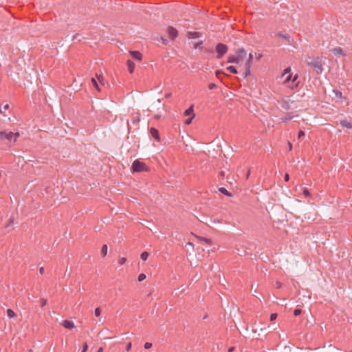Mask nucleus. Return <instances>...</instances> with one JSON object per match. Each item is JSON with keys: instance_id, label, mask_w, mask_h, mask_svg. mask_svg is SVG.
<instances>
[{"instance_id": "nucleus-1", "label": "nucleus", "mask_w": 352, "mask_h": 352, "mask_svg": "<svg viewBox=\"0 0 352 352\" xmlns=\"http://www.w3.org/2000/svg\"><path fill=\"white\" fill-rule=\"evenodd\" d=\"M306 63L308 66L313 68L317 74H320L323 71V66L320 58L310 57L306 59Z\"/></svg>"}, {"instance_id": "nucleus-2", "label": "nucleus", "mask_w": 352, "mask_h": 352, "mask_svg": "<svg viewBox=\"0 0 352 352\" xmlns=\"http://www.w3.org/2000/svg\"><path fill=\"white\" fill-rule=\"evenodd\" d=\"M131 170L133 172H148L149 171L148 166L144 162L140 161L139 160H135L131 166Z\"/></svg>"}, {"instance_id": "nucleus-3", "label": "nucleus", "mask_w": 352, "mask_h": 352, "mask_svg": "<svg viewBox=\"0 0 352 352\" xmlns=\"http://www.w3.org/2000/svg\"><path fill=\"white\" fill-rule=\"evenodd\" d=\"M252 59H253V55L252 53H250L248 54V58L245 63L244 69L243 72V77L244 78H245L247 76H248L251 74L250 69H251V66H252Z\"/></svg>"}, {"instance_id": "nucleus-4", "label": "nucleus", "mask_w": 352, "mask_h": 352, "mask_svg": "<svg viewBox=\"0 0 352 352\" xmlns=\"http://www.w3.org/2000/svg\"><path fill=\"white\" fill-rule=\"evenodd\" d=\"M19 136V133H14L12 131L7 132L6 131H0V140H7L8 141H11L12 139L14 138V142H15L16 141V138Z\"/></svg>"}, {"instance_id": "nucleus-5", "label": "nucleus", "mask_w": 352, "mask_h": 352, "mask_svg": "<svg viewBox=\"0 0 352 352\" xmlns=\"http://www.w3.org/2000/svg\"><path fill=\"white\" fill-rule=\"evenodd\" d=\"M215 50L217 53V58L220 59L228 52V47L226 44L219 43L215 47Z\"/></svg>"}, {"instance_id": "nucleus-6", "label": "nucleus", "mask_w": 352, "mask_h": 352, "mask_svg": "<svg viewBox=\"0 0 352 352\" xmlns=\"http://www.w3.org/2000/svg\"><path fill=\"white\" fill-rule=\"evenodd\" d=\"M166 32L168 34V37L171 40H174L178 36V31L175 28H173L172 26H168L167 28Z\"/></svg>"}, {"instance_id": "nucleus-7", "label": "nucleus", "mask_w": 352, "mask_h": 352, "mask_svg": "<svg viewBox=\"0 0 352 352\" xmlns=\"http://www.w3.org/2000/svg\"><path fill=\"white\" fill-rule=\"evenodd\" d=\"M236 57L239 58V61L243 60L247 55V52L244 48H239L236 51Z\"/></svg>"}, {"instance_id": "nucleus-8", "label": "nucleus", "mask_w": 352, "mask_h": 352, "mask_svg": "<svg viewBox=\"0 0 352 352\" xmlns=\"http://www.w3.org/2000/svg\"><path fill=\"white\" fill-rule=\"evenodd\" d=\"M333 54L336 56L340 55L342 56H346V54L344 52L343 50L340 47H336L331 50Z\"/></svg>"}, {"instance_id": "nucleus-9", "label": "nucleus", "mask_w": 352, "mask_h": 352, "mask_svg": "<svg viewBox=\"0 0 352 352\" xmlns=\"http://www.w3.org/2000/svg\"><path fill=\"white\" fill-rule=\"evenodd\" d=\"M150 134L157 141L160 140V133L157 129L154 127H151L150 129Z\"/></svg>"}, {"instance_id": "nucleus-10", "label": "nucleus", "mask_w": 352, "mask_h": 352, "mask_svg": "<svg viewBox=\"0 0 352 352\" xmlns=\"http://www.w3.org/2000/svg\"><path fill=\"white\" fill-rule=\"evenodd\" d=\"M62 325L65 328L68 329H72L74 327V324L72 321L69 320H65L63 321Z\"/></svg>"}, {"instance_id": "nucleus-11", "label": "nucleus", "mask_w": 352, "mask_h": 352, "mask_svg": "<svg viewBox=\"0 0 352 352\" xmlns=\"http://www.w3.org/2000/svg\"><path fill=\"white\" fill-rule=\"evenodd\" d=\"M130 53L133 58L138 60L142 59V54L139 51H131Z\"/></svg>"}, {"instance_id": "nucleus-12", "label": "nucleus", "mask_w": 352, "mask_h": 352, "mask_svg": "<svg viewBox=\"0 0 352 352\" xmlns=\"http://www.w3.org/2000/svg\"><path fill=\"white\" fill-rule=\"evenodd\" d=\"M276 36L279 38H284L285 40H286L287 41V43L289 44L291 43V37L290 36L285 33V34H283L282 32H278L277 33Z\"/></svg>"}, {"instance_id": "nucleus-13", "label": "nucleus", "mask_w": 352, "mask_h": 352, "mask_svg": "<svg viewBox=\"0 0 352 352\" xmlns=\"http://www.w3.org/2000/svg\"><path fill=\"white\" fill-rule=\"evenodd\" d=\"M126 65H127L129 72L130 74H132L134 72L135 63H133V61H132L131 60H128L126 62Z\"/></svg>"}, {"instance_id": "nucleus-14", "label": "nucleus", "mask_w": 352, "mask_h": 352, "mask_svg": "<svg viewBox=\"0 0 352 352\" xmlns=\"http://www.w3.org/2000/svg\"><path fill=\"white\" fill-rule=\"evenodd\" d=\"M340 124L342 126V127H344V128H346V129H352V123L350 122H348L347 120H341L340 122Z\"/></svg>"}, {"instance_id": "nucleus-15", "label": "nucleus", "mask_w": 352, "mask_h": 352, "mask_svg": "<svg viewBox=\"0 0 352 352\" xmlns=\"http://www.w3.org/2000/svg\"><path fill=\"white\" fill-rule=\"evenodd\" d=\"M187 36L188 38H195L199 36V32H188Z\"/></svg>"}, {"instance_id": "nucleus-16", "label": "nucleus", "mask_w": 352, "mask_h": 352, "mask_svg": "<svg viewBox=\"0 0 352 352\" xmlns=\"http://www.w3.org/2000/svg\"><path fill=\"white\" fill-rule=\"evenodd\" d=\"M228 63H239V58L236 56L230 55L228 57Z\"/></svg>"}, {"instance_id": "nucleus-17", "label": "nucleus", "mask_w": 352, "mask_h": 352, "mask_svg": "<svg viewBox=\"0 0 352 352\" xmlns=\"http://www.w3.org/2000/svg\"><path fill=\"white\" fill-rule=\"evenodd\" d=\"M199 239L201 242H204L206 244L208 245H211L212 244V241L210 239H208L204 236H199Z\"/></svg>"}, {"instance_id": "nucleus-18", "label": "nucleus", "mask_w": 352, "mask_h": 352, "mask_svg": "<svg viewBox=\"0 0 352 352\" xmlns=\"http://www.w3.org/2000/svg\"><path fill=\"white\" fill-rule=\"evenodd\" d=\"M219 191L221 192L222 194L228 196V197H232V194L230 192H228L225 188L221 187L219 188Z\"/></svg>"}, {"instance_id": "nucleus-19", "label": "nucleus", "mask_w": 352, "mask_h": 352, "mask_svg": "<svg viewBox=\"0 0 352 352\" xmlns=\"http://www.w3.org/2000/svg\"><path fill=\"white\" fill-rule=\"evenodd\" d=\"M140 121V118L139 115L133 116L131 120V122L134 124H138Z\"/></svg>"}, {"instance_id": "nucleus-20", "label": "nucleus", "mask_w": 352, "mask_h": 352, "mask_svg": "<svg viewBox=\"0 0 352 352\" xmlns=\"http://www.w3.org/2000/svg\"><path fill=\"white\" fill-rule=\"evenodd\" d=\"M191 114H194L193 113V106H190L188 109H187L186 110H185L184 111V115L186 116H190Z\"/></svg>"}, {"instance_id": "nucleus-21", "label": "nucleus", "mask_w": 352, "mask_h": 352, "mask_svg": "<svg viewBox=\"0 0 352 352\" xmlns=\"http://www.w3.org/2000/svg\"><path fill=\"white\" fill-rule=\"evenodd\" d=\"M107 249H108L107 245L104 244L102 245V249H101V254H102L103 257H104L107 255Z\"/></svg>"}, {"instance_id": "nucleus-22", "label": "nucleus", "mask_w": 352, "mask_h": 352, "mask_svg": "<svg viewBox=\"0 0 352 352\" xmlns=\"http://www.w3.org/2000/svg\"><path fill=\"white\" fill-rule=\"evenodd\" d=\"M7 315L10 318H14L16 316V314L14 311L11 309H7Z\"/></svg>"}, {"instance_id": "nucleus-23", "label": "nucleus", "mask_w": 352, "mask_h": 352, "mask_svg": "<svg viewBox=\"0 0 352 352\" xmlns=\"http://www.w3.org/2000/svg\"><path fill=\"white\" fill-rule=\"evenodd\" d=\"M292 118H293L292 116L287 115L284 117H282L280 118V120L282 122H287L291 120Z\"/></svg>"}, {"instance_id": "nucleus-24", "label": "nucleus", "mask_w": 352, "mask_h": 352, "mask_svg": "<svg viewBox=\"0 0 352 352\" xmlns=\"http://www.w3.org/2000/svg\"><path fill=\"white\" fill-rule=\"evenodd\" d=\"M227 70L229 71L232 74H237V69L234 66L230 65L227 67Z\"/></svg>"}, {"instance_id": "nucleus-25", "label": "nucleus", "mask_w": 352, "mask_h": 352, "mask_svg": "<svg viewBox=\"0 0 352 352\" xmlns=\"http://www.w3.org/2000/svg\"><path fill=\"white\" fill-rule=\"evenodd\" d=\"M91 82H92V85L94 86V87L98 91H100V89L99 87V85H98V83L97 82V80L94 78H91Z\"/></svg>"}, {"instance_id": "nucleus-26", "label": "nucleus", "mask_w": 352, "mask_h": 352, "mask_svg": "<svg viewBox=\"0 0 352 352\" xmlns=\"http://www.w3.org/2000/svg\"><path fill=\"white\" fill-rule=\"evenodd\" d=\"M148 256H149V254L145 251V252H142V254H140V258L142 261H146Z\"/></svg>"}, {"instance_id": "nucleus-27", "label": "nucleus", "mask_w": 352, "mask_h": 352, "mask_svg": "<svg viewBox=\"0 0 352 352\" xmlns=\"http://www.w3.org/2000/svg\"><path fill=\"white\" fill-rule=\"evenodd\" d=\"M202 45H203V41L197 42V43H196L194 45L193 48H194V49L199 48V50H201L203 49Z\"/></svg>"}, {"instance_id": "nucleus-28", "label": "nucleus", "mask_w": 352, "mask_h": 352, "mask_svg": "<svg viewBox=\"0 0 352 352\" xmlns=\"http://www.w3.org/2000/svg\"><path fill=\"white\" fill-rule=\"evenodd\" d=\"M333 93L335 94V96L337 98H342V92L338 89H334Z\"/></svg>"}, {"instance_id": "nucleus-29", "label": "nucleus", "mask_w": 352, "mask_h": 352, "mask_svg": "<svg viewBox=\"0 0 352 352\" xmlns=\"http://www.w3.org/2000/svg\"><path fill=\"white\" fill-rule=\"evenodd\" d=\"M96 77L98 78V82L103 85L104 84V77L102 75L98 76L97 74H96Z\"/></svg>"}, {"instance_id": "nucleus-30", "label": "nucleus", "mask_w": 352, "mask_h": 352, "mask_svg": "<svg viewBox=\"0 0 352 352\" xmlns=\"http://www.w3.org/2000/svg\"><path fill=\"white\" fill-rule=\"evenodd\" d=\"M302 193L307 197H311V193L307 188H304L302 190Z\"/></svg>"}, {"instance_id": "nucleus-31", "label": "nucleus", "mask_w": 352, "mask_h": 352, "mask_svg": "<svg viewBox=\"0 0 352 352\" xmlns=\"http://www.w3.org/2000/svg\"><path fill=\"white\" fill-rule=\"evenodd\" d=\"M282 108L285 110H288L289 109V104L287 102H284L282 105Z\"/></svg>"}, {"instance_id": "nucleus-32", "label": "nucleus", "mask_w": 352, "mask_h": 352, "mask_svg": "<svg viewBox=\"0 0 352 352\" xmlns=\"http://www.w3.org/2000/svg\"><path fill=\"white\" fill-rule=\"evenodd\" d=\"M126 261V258L125 257H120L118 258V263L121 265L124 264Z\"/></svg>"}, {"instance_id": "nucleus-33", "label": "nucleus", "mask_w": 352, "mask_h": 352, "mask_svg": "<svg viewBox=\"0 0 352 352\" xmlns=\"http://www.w3.org/2000/svg\"><path fill=\"white\" fill-rule=\"evenodd\" d=\"M145 278H146V275L143 273L139 274V276L138 277V280L139 282L144 280Z\"/></svg>"}, {"instance_id": "nucleus-34", "label": "nucleus", "mask_w": 352, "mask_h": 352, "mask_svg": "<svg viewBox=\"0 0 352 352\" xmlns=\"http://www.w3.org/2000/svg\"><path fill=\"white\" fill-rule=\"evenodd\" d=\"M101 314V309L100 307H97L95 309L94 314L96 317L99 316Z\"/></svg>"}, {"instance_id": "nucleus-35", "label": "nucleus", "mask_w": 352, "mask_h": 352, "mask_svg": "<svg viewBox=\"0 0 352 352\" xmlns=\"http://www.w3.org/2000/svg\"><path fill=\"white\" fill-rule=\"evenodd\" d=\"M302 313V310L300 309H296L294 311V315L295 316H298L299 315H300Z\"/></svg>"}, {"instance_id": "nucleus-36", "label": "nucleus", "mask_w": 352, "mask_h": 352, "mask_svg": "<svg viewBox=\"0 0 352 352\" xmlns=\"http://www.w3.org/2000/svg\"><path fill=\"white\" fill-rule=\"evenodd\" d=\"M290 72H291V68L290 67H287V68L285 69L284 73L282 74V77L284 76L286 74H291Z\"/></svg>"}, {"instance_id": "nucleus-37", "label": "nucleus", "mask_w": 352, "mask_h": 352, "mask_svg": "<svg viewBox=\"0 0 352 352\" xmlns=\"http://www.w3.org/2000/svg\"><path fill=\"white\" fill-rule=\"evenodd\" d=\"M291 79H292V74H288V75L285 77V80H284V83H286V82H289V81L291 80Z\"/></svg>"}, {"instance_id": "nucleus-38", "label": "nucleus", "mask_w": 352, "mask_h": 352, "mask_svg": "<svg viewBox=\"0 0 352 352\" xmlns=\"http://www.w3.org/2000/svg\"><path fill=\"white\" fill-rule=\"evenodd\" d=\"M144 347L145 349H149L152 347V343L151 342H146L144 345Z\"/></svg>"}, {"instance_id": "nucleus-39", "label": "nucleus", "mask_w": 352, "mask_h": 352, "mask_svg": "<svg viewBox=\"0 0 352 352\" xmlns=\"http://www.w3.org/2000/svg\"><path fill=\"white\" fill-rule=\"evenodd\" d=\"M87 348H88V345H87V342H84L82 344V349L81 352H86L87 350Z\"/></svg>"}, {"instance_id": "nucleus-40", "label": "nucleus", "mask_w": 352, "mask_h": 352, "mask_svg": "<svg viewBox=\"0 0 352 352\" xmlns=\"http://www.w3.org/2000/svg\"><path fill=\"white\" fill-rule=\"evenodd\" d=\"M194 117H195V114H193V116H192V118H188V119L186 120H185V122H185V124H190L191 123L192 120V118H193Z\"/></svg>"}, {"instance_id": "nucleus-41", "label": "nucleus", "mask_w": 352, "mask_h": 352, "mask_svg": "<svg viewBox=\"0 0 352 352\" xmlns=\"http://www.w3.org/2000/svg\"><path fill=\"white\" fill-rule=\"evenodd\" d=\"M303 136H305V132L302 130L299 131V132L298 133V138L300 139Z\"/></svg>"}, {"instance_id": "nucleus-42", "label": "nucleus", "mask_w": 352, "mask_h": 352, "mask_svg": "<svg viewBox=\"0 0 352 352\" xmlns=\"http://www.w3.org/2000/svg\"><path fill=\"white\" fill-rule=\"evenodd\" d=\"M277 318V314H275V313H273V314H271L270 315V320H276Z\"/></svg>"}, {"instance_id": "nucleus-43", "label": "nucleus", "mask_w": 352, "mask_h": 352, "mask_svg": "<svg viewBox=\"0 0 352 352\" xmlns=\"http://www.w3.org/2000/svg\"><path fill=\"white\" fill-rule=\"evenodd\" d=\"M47 304V300L45 298L41 299V306L44 307Z\"/></svg>"}, {"instance_id": "nucleus-44", "label": "nucleus", "mask_w": 352, "mask_h": 352, "mask_svg": "<svg viewBox=\"0 0 352 352\" xmlns=\"http://www.w3.org/2000/svg\"><path fill=\"white\" fill-rule=\"evenodd\" d=\"M217 87V85L214 83H210L208 85L209 89L212 90Z\"/></svg>"}, {"instance_id": "nucleus-45", "label": "nucleus", "mask_w": 352, "mask_h": 352, "mask_svg": "<svg viewBox=\"0 0 352 352\" xmlns=\"http://www.w3.org/2000/svg\"><path fill=\"white\" fill-rule=\"evenodd\" d=\"M256 58L259 60L262 58V54L260 53H255Z\"/></svg>"}, {"instance_id": "nucleus-46", "label": "nucleus", "mask_w": 352, "mask_h": 352, "mask_svg": "<svg viewBox=\"0 0 352 352\" xmlns=\"http://www.w3.org/2000/svg\"><path fill=\"white\" fill-rule=\"evenodd\" d=\"M284 179L285 182H288L289 180V175L288 173H286L284 176Z\"/></svg>"}, {"instance_id": "nucleus-47", "label": "nucleus", "mask_w": 352, "mask_h": 352, "mask_svg": "<svg viewBox=\"0 0 352 352\" xmlns=\"http://www.w3.org/2000/svg\"><path fill=\"white\" fill-rule=\"evenodd\" d=\"M131 342H129L126 345V350L127 351H129V350H131Z\"/></svg>"}, {"instance_id": "nucleus-48", "label": "nucleus", "mask_w": 352, "mask_h": 352, "mask_svg": "<svg viewBox=\"0 0 352 352\" xmlns=\"http://www.w3.org/2000/svg\"><path fill=\"white\" fill-rule=\"evenodd\" d=\"M281 286H282V283H280L278 281L276 282V288L279 289V288L281 287Z\"/></svg>"}, {"instance_id": "nucleus-49", "label": "nucleus", "mask_w": 352, "mask_h": 352, "mask_svg": "<svg viewBox=\"0 0 352 352\" xmlns=\"http://www.w3.org/2000/svg\"><path fill=\"white\" fill-rule=\"evenodd\" d=\"M80 35L79 34L76 33V34H75L74 35V36H73V39H72V40H73V41H74V40H76V39H78V37H80Z\"/></svg>"}, {"instance_id": "nucleus-50", "label": "nucleus", "mask_w": 352, "mask_h": 352, "mask_svg": "<svg viewBox=\"0 0 352 352\" xmlns=\"http://www.w3.org/2000/svg\"><path fill=\"white\" fill-rule=\"evenodd\" d=\"M235 348L234 346H230L228 348V352H233L234 351Z\"/></svg>"}, {"instance_id": "nucleus-51", "label": "nucleus", "mask_w": 352, "mask_h": 352, "mask_svg": "<svg viewBox=\"0 0 352 352\" xmlns=\"http://www.w3.org/2000/svg\"><path fill=\"white\" fill-rule=\"evenodd\" d=\"M39 273H40L41 274H43L44 273V267H40V269H39Z\"/></svg>"}, {"instance_id": "nucleus-52", "label": "nucleus", "mask_w": 352, "mask_h": 352, "mask_svg": "<svg viewBox=\"0 0 352 352\" xmlns=\"http://www.w3.org/2000/svg\"><path fill=\"white\" fill-rule=\"evenodd\" d=\"M298 78V76L297 75H295L292 79H291L292 80V82H295Z\"/></svg>"}, {"instance_id": "nucleus-53", "label": "nucleus", "mask_w": 352, "mask_h": 352, "mask_svg": "<svg viewBox=\"0 0 352 352\" xmlns=\"http://www.w3.org/2000/svg\"><path fill=\"white\" fill-rule=\"evenodd\" d=\"M8 108H9V104H6V105L3 106L4 110H7V109H8Z\"/></svg>"}, {"instance_id": "nucleus-54", "label": "nucleus", "mask_w": 352, "mask_h": 352, "mask_svg": "<svg viewBox=\"0 0 352 352\" xmlns=\"http://www.w3.org/2000/svg\"><path fill=\"white\" fill-rule=\"evenodd\" d=\"M219 74H223V72H222L221 71H219V70L216 72V75H217V77H219Z\"/></svg>"}, {"instance_id": "nucleus-55", "label": "nucleus", "mask_w": 352, "mask_h": 352, "mask_svg": "<svg viewBox=\"0 0 352 352\" xmlns=\"http://www.w3.org/2000/svg\"><path fill=\"white\" fill-rule=\"evenodd\" d=\"M97 352H103V349H102V347H100V348L98 349V351H97Z\"/></svg>"}, {"instance_id": "nucleus-56", "label": "nucleus", "mask_w": 352, "mask_h": 352, "mask_svg": "<svg viewBox=\"0 0 352 352\" xmlns=\"http://www.w3.org/2000/svg\"><path fill=\"white\" fill-rule=\"evenodd\" d=\"M289 144V149H290V150H292V144L290 142H289V144Z\"/></svg>"}, {"instance_id": "nucleus-57", "label": "nucleus", "mask_w": 352, "mask_h": 352, "mask_svg": "<svg viewBox=\"0 0 352 352\" xmlns=\"http://www.w3.org/2000/svg\"><path fill=\"white\" fill-rule=\"evenodd\" d=\"M250 174V170H248L247 173V178L249 177Z\"/></svg>"}, {"instance_id": "nucleus-58", "label": "nucleus", "mask_w": 352, "mask_h": 352, "mask_svg": "<svg viewBox=\"0 0 352 352\" xmlns=\"http://www.w3.org/2000/svg\"><path fill=\"white\" fill-rule=\"evenodd\" d=\"M220 175H221L222 177H223V176H224V173H223V171H221V172L220 173Z\"/></svg>"}, {"instance_id": "nucleus-59", "label": "nucleus", "mask_w": 352, "mask_h": 352, "mask_svg": "<svg viewBox=\"0 0 352 352\" xmlns=\"http://www.w3.org/2000/svg\"><path fill=\"white\" fill-rule=\"evenodd\" d=\"M78 42H80V41H81V39L80 38V37H78Z\"/></svg>"}, {"instance_id": "nucleus-60", "label": "nucleus", "mask_w": 352, "mask_h": 352, "mask_svg": "<svg viewBox=\"0 0 352 352\" xmlns=\"http://www.w3.org/2000/svg\"><path fill=\"white\" fill-rule=\"evenodd\" d=\"M207 318V316H204L203 319H206Z\"/></svg>"}, {"instance_id": "nucleus-61", "label": "nucleus", "mask_w": 352, "mask_h": 352, "mask_svg": "<svg viewBox=\"0 0 352 352\" xmlns=\"http://www.w3.org/2000/svg\"><path fill=\"white\" fill-rule=\"evenodd\" d=\"M266 329L265 327H264V328H261V331H263V329Z\"/></svg>"}]
</instances>
